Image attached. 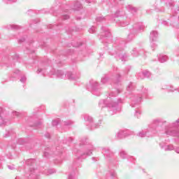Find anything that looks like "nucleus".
<instances>
[{
	"label": "nucleus",
	"instance_id": "nucleus-1",
	"mask_svg": "<svg viewBox=\"0 0 179 179\" xmlns=\"http://www.w3.org/2000/svg\"><path fill=\"white\" fill-rule=\"evenodd\" d=\"M120 90H115L109 94V96L107 98V100H101L99 103V107L101 108L104 107H109L114 108V107H117L120 103H122V99H111V97H115L117 94L120 93Z\"/></svg>",
	"mask_w": 179,
	"mask_h": 179
},
{
	"label": "nucleus",
	"instance_id": "nucleus-2",
	"mask_svg": "<svg viewBox=\"0 0 179 179\" xmlns=\"http://www.w3.org/2000/svg\"><path fill=\"white\" fill-rule=\"evenodd\" d=\"M158 125H162V122L159 120H153L149 126L150 129L148 130H142L138 133V136H140V138H145V136L150 138V136H153L156 134V127Z\"/></svg>",
	"mask_w": 179,
	"mask_h": 179
},
{
	"label": "nucleus",
	"instance_id": "nucleus-3",
	"mask_svg": "<svg viewBox=\"0 0 179 179\" xmlns=\"http://www.w3.org/2000/svg\"><path fill=\"white\" fill-rule=\"evenodd\" d=\"M52 74L55 75L57 78H60V79H69V80H77L80 78V73H73L72 72H67L65 75L62 71L55 70V69H52Z\"/></svg>",
	"mask_w": 179,
	"mask_h": 179
},
{
	"label": "nucleus",
	"instance_id": "nucleus-4",
	"mask_svg": "<svg viewBox=\"0 0 179 179\" xmlns=\"http://www.w3.org/2000/svg\"><path fill=\"white\" fill-rule=\"evenodd\" d=\"M88 90H91L92 94L94 96H100L101 94V88H100V85L97 81L94 80H91L90 81V85L87 87Z\"/></svg>",
	"mask_w": 179,
	"mask_h": 179
},
{
	"label": "nucleus",
	"instance_id": "nucleus-5",
	"mask_svg": "<svg viewBox=\"0 0 179 179\" xmlns=\"http://www.w3.org/2000/svg\"><path fill=\"white\" fill-rule=\"evenodd\" d=\"M157 37H159V34H157V31H153L150 33V40L151 41V48H152V50H154L155 48L157 47V45L153 43L155 41H157Z\"/></svg>",
	"mask_w": 179,
	"mask_h": 179
},
{
	"label": "nucleus",
	"instance_id": "nucleus-6",
	"mask_svg": "<svg viewBox=\"0 0 179 179\" xmlns=\"http://www.w3.org/2000/svg\"><path fill=\"white\" fill-rule=\"evenodd\" d=\"M85 120L87 122V125H91L92 128H97L99 127V124H97L93 125V117L89 116V115H85Z\"/></svg>",
	"mask_w": 179,
	"mask_h": 179
},
{
	"label": "nucleus",
	"instance_id": "nucleus-7",
	"mask_svg": "<svg viewBox=\"0 0 179 179\" xmlns=\"http://www.w3.org/2000/svg\"><path fill=\"white\" fill-rule=\"evenodd\" d=\"M92 152H93V145H90L87 146V152L82 154L79 159H86L87 156H90V155H92Z\"/></svg>",
	"mask_w": 179,
	"mask_h": 179
},
{
	"label": "nucleus",
	"instance_id": "nucleus-8",
	"mask_svg": "<svg viewBox=\"0 0 179 179\" xmlns=\"http://www.w3.org/2000/svg\"><path fill=\"white\" fill-rule=\"evenodd\" d=\"M101 30L103 31V34H104L103 40L104 41H106V40H111V34L110 33V31L106 28V27H102Z\"/></svg>",
	"mask_w": 179,
	"mask_h": 179
},
{
	"label": "nucleus",
	"instance_id": "nucleus-9",
	"mask_svg": "<svg viewBox=\"0 0 179 179\" xmlns=\"http://www.w3.org/2000/svg\"><path fill=\"white\" fill-rule=\"evenodd\" d=\"M0 127H3L8 124V120L3 117V109L0 108Z\"/></svg>",
	"mask_w": 179,
	"mask_h": 179
},
{
	"label": "nucleus",
	"instance_id": "nucleus-10",
	"mask_svg": "<svg viewBox=\"0 0 179 179\" xmlns=\"http://www.w3.org/2000/svg\"><path fill=\"white\" fill-rule=\"evenodd\" d=\"M142 101V98H138L136 101H132L131 103V106L138 109L141 107V102Z\"/></svg>",
	"mask_w": 179,
	"mask_h": 179
},
{
	"label": "nucleus",
	"instance_id": "nucleus-11",
	"mask_svg": "<svg viewBox=\"0 0 179 179\" xmlns=\"http://www.w3.org/2000/svg\"><path fill=\"white\" fill-rule=\"evenodd\" d=\"M158 60L159 62L163 64L169 60V57H167V55H159L158 56Z\"/></svg>",
	"mask_w": 179,
	"mask_h": 179
},
{
	"label": "nucleus",
	"instance_id": "nucleus-12",
	"mask_svg": "<svg viewBox=\"0 0 179 179\" xmlns=\"http://www.w3.org/2000/svg\"><path fill=\"white\" fill-rule=\"evenodd\" d=\"M102 153L106 157H110V156L113 155V152L111 151H110V149H108V148H103L102 150Z\"/></svg>",
	"mask_w": 179,
	"mask_h": 179
},
{
	"label": "nucleus",
	"instance_id": "nucleus-13",
	"mask_svg": "<svg viewBox=\"0 0 179 179\" xmlns=\"http://www.w3.org/2000/svg\"><path fill=\"white\" fill-rule=\"evenodd\" d=\"M118 59H120L122 62H126V61H128V55L127 54H120L118 55Z\"/></svg>",
	"mask_w": 179,
	"mask_h": 179
},
{
	"label": "nucleus",
	"instance_id": "nucleus-14",
	"mask_svg": "<svg viewBox=\"0 0 179 179\" xmlns=\"http://www.w3.org/2000/svg\"><path fill=\"white\" fill-rule=\"evenodd\" d=\"M127 136V132L124 130L120 131L117 134V138L118 139H122V138H125Z\"/></svg>",
	"mask_w": 179,
	"mask_h": 179
},
{
	"label": "nucleus",
	"instance_id": "nucleus-15",
	"mask_svg": "<svg viewBox=\"0 0 179 179\" xmlns=\"http://www.w3.org/2000/svg\"><path fill=\"white\" fill-rule=\"evenodd\" d=\"M143 76H140V79H143L144 78H150L152 76V73L149 72V71H144L142 73Z\"/></svg>",
	"mask_w": 179,
	"mask_h": 179
},
{
	"label": "nucleus",
	"instance_id": "nucleus-16",
	"mask_svg": "<svg viewBox=\"0 0 179 179\" xmlns=\"http://www.w3.org/2000/svg\"><path fill=\"white\" fill-rule=\"evenodd\" d=\"M35 173H37V170H34L30 168L29 177H28V178H36V177H37V175L34 174Z\"/></svg>",
	"mask_w": 179,
	"mask_h": 179
},
{
	"label": "nucleus",
	"instance_id": "nucleus-17",
	"mask_svg": "<svg viewBox=\"0 0 179 179\" xmlns=\"http://www.w3.org/2000/svg\"><path fill=\"white\" fill-rule=\"evenodd\" d=\"M162 89L164 90H167V92H174V90H172L173 86H170V85H164L162 87Z\"/></svg>",
	"mask_w": 179,
	"mask_h": 179
},
{
	"label": "nucleus",
	"instance_id": "nucleus-18",
	"mask_svg": "<svg viewBox=\"0 0 179 179\" xmlns=\"http://www.w3.org/2000/svg\"><path fill=\"white\" fill-rule=\"evenodd\" d=\"M34 163H36V159H29L26 162V164H27V166H34Z\"/></svg>",
	"mask_w": 179,
	"mask_h": 179
},
{
	"label": "nucleus",
	"instance_id": "nucleus-19",
	"mask_svg": "<svg viewBox=\"0 0 179 179\" xmlns=\"http://www.w3.org/2000/svg\"><path fill=\"white\" fill-rule=\"evenodd\" d=\"M82 8V4L79 1H76L74 4V10H79Z\"/></svg>",
	"mask_w": 179,
	"mask_h": 179
},
{
	"label": "nucleus",
	"instance_id": "nucleus-20",
	"mask_svg": "<svg viewBox=\"0 0 179 179\" xmlns=\"http://www.w3.org/2000/svg\"><path fill=\"white\" fill-rule=\"evenodd\" d=\"M101 82L103 84L107 83V82H108V76H107V75H106L103 77H102L101 80Z\"/></svg>",
	"mask_w": 179,
	"mask_h": 179
},
{
	"label": "nucleus",
	"instance_id": "nucleus-21",
	"mask_svg": "<svg viewBox=\"0 0 179 179\" xmlns=\"http://www.w3.org/2000/svg\"><path fill=\"white\" fill-rule=\"evenodd\" d=\"M131 55L133 57H138V55H139V52H138L136 48H133V50H131Z\"/></svg>",
	"mask_w": 179,
	"mask_h": 179
},
{
	"label": "nucleus",
	"instance_id": "nucleus-22",
	"mask_svg": "<svg viewBox=\"0 0 179 179\" xmlns=\"http://www.w3.org/2000/svg\"><path fill=\"white\" fill-rule=\"evenodd\" d=\"M120 155L122 159H127V154L125 151L124 150L120 151Z\"/></svg>",
	"mask_w": 179,
	"mask_h": 179
},
{
	"label": "nucleus",
	"instance_id": "nucleus-23",
	"mask_svg": "<svg viewBox=\"0 0 179 179\" xmlns=\"http://www.w3.org/2000/svg\"><path fill=\"white\" fill-rule=\"evenodd\" d=\"M164 150H174V146L172 145H167L164 147Z\"/></svg>",
	"mask_w": 179,
	"mask_h": 179
},
{
	"label": "nucleus",
	"instance_id": "nucleus-24",
	"mask_svg": "<svg viewBox=\"0 0 179 179\" xmlns=\"http://www.w3.org/2000/svg\"><path fill=\"white\" fill-rule=\"evenodd\" d=\"M143 28H144V27L141 24H139L138 25L135 26L136 30H143Z\"/></svg>",
	"mask_w": 179,
	"mask_h": 179
},
{
	"label": "nucleus",
	"instance_id": "nucleus-25",
	"mask_svg": "<svg viewBox=\"0 0 179 179\" xmlns=\"http://www.w3.org/2000/svg\"><path fill=\"white\" fill-rule=\"evenodd\" d=\"M59 124V120L57 119V120H53L52 122V125L53 127H57V125Z\"/></svg>",
	"mask_w": 179,
	"mask_h": 179
},
{
	"label": "nucleus",
	"instance_id": "nucleus-26",
	"mask_svg": "<svg viewBox=\"0 0 179 179\" xmlns=\"http://www.w3.org/2000/svg\"><path fill=\"white\" fill-rule=\"evenodd\" d=\"M10 27L11 28V29H13L14 30H17V29H20V27H19V26H17V25H14V24H10Z\"/></svg>",
	"mask_w": 179,
	"mask_h": 179
},
{
	"label": "nucleus",
	"instance_id": "nucleus-27",
	"mask_svg": "<svg viewBox=\"0 0 179 179\" xmlns=\"http://www.w3.org/2000/svg\"><path fill=\"white\" fill-rule=\"evenodd\" d=\"M135 117H137V118L141 117V110L139 109L136 110Z\"/></svg>",
	"mask_w": 179,
	"mask_h": 179
},
{
	"label": "nucleus",
	"instance_id": "nucleus-28",
	"mask_svg": "<svg viewBox=\"0 0 179 179\" xmlns=\"http://www.w3.org/2000/svg\"><path fill=\"white\" fill-rule=\"evenodd\" d=\"M94 31H96V27H92L90 29H89V32L91 34L94 33Z\"/></svg>",
	"mask_w": 179,
	"mask_h": 179
},
{
	"label": "nucleus",
	"instance_id": "nucleus-29",
	"mask_svg": "<svg viewBox=\"0 0 179 179\" xmlns=\"http://www.w3.org/2000/svg\"><path fill=\"white\" fill-rule=\"evenodd\" d=\"M73 124V122L71 120H68L64 122V125L68 126V125H71Z\"/></svg>",
	"mask_w": 179,
	"mask_h": 179
},
{
	"label": "nucleus",
	"instance_id": "nucleus-30",
	"mask_svg": "<svg viewBox=\"0 0 179 179\" xmlns=\"http://www.w3.org/2000/svg\"><path fill=\"white\" fill-rule=\"evenodd\" d=\"M53 173H55V170H54V169H49L46 174H47V176H48L50 174H53Z\"/></svg>",
	"mask_w": 179,
	"mask_h": 179
},
{
	"label": "nucleus",
	"instance_id": "nucleus-31",
	"mask_svg": "<svg viewBox=\"0 0 179 179\" xmlns=\"http://www.w3.org/2000/svg\"><path fill=\"white\" fill-rule=\"evenodd\" d=\"M105 18L103 17H96V22H103V20H104Z\"/></svg>",
	"mask_w": 179,
	"mask_h": 179
},
{
	"label": "nucleus",
	"instance_id": "nucleus-32",
	"mask_svg": "<svg viewBox=\"0 0 179 179\" xmlns=\"http://www.w3.org/2000/svg\"><path fill=\"white\" fill-rule=\"evenodd\" d=\"M133 87H132V83H130L128 87H127V90L128 92H131V90H132Z\"/></svg>",
	"mask_w": 179,
	"mask_h": 179
},
{
	"label": "nucleus",
	"instance_id": "nucleus-33",
	"mask_svg": "<svg viewBox=\"0 0 179 179\" xmlns=\"http://www.w3.org/2000/svg\"><path fill=\"white\" fill-rule=\"evenodd\" d=\"M69 179H76V178H75V173H71V174L69 176Z\"/></svg>",
	"mask_w": 179,
	"mask_h": 179
},
{
	"label": "nucleus",
	"instance_id": "nucleus-34",
	"mask_svg": "<svg viewBox=\"0 0 179 179\" xmlns=\"http://www.w3.org/2000/svg\"><path fill=\"white\" fill-rule=\"evenodd\" d=\"M20 82H22V83H24V82H26V76H22L20 79Z\"/></svg>",
	"mask_w": 179,
	"mask_h": 179
},
{
	"label": "nucleus",
	"instance_id": "nucleus-35",
	"mask_svg": "<svg viewBox=\"0 0 179 179\" xmlns=\"http://www.w3.org/2000/svg\"><path fill=\"white\" fill-rule=\"evenodd\" d=\"M18 143L19 145H23V143H24V141H23V138H20L18 140Z\"/></svg>",
	"mask_w": 179,
	"mask_h": 179
},
{
	"label": "nucleus",
	"instance_id": "nucleus-36",
	"mask_svg": "<svg viewBox=\"0 0 179 179\" xmlns=\"http://www.w3.org/2000/svg\"><path fill=\"white\" fill-rule=\"evenodd\" d=\"M8 169H9V170H15V165H8Z\"/></svg>",
	"mask_w": 179,
	"mask_h": 179
},
{
	"label": "nucleus",
	"instance_id": "nucleus-37",
	"mask_svg": "<svg viewBox=\"0 0 179 179\" xmlns=\"http://www.w3.org/2000/svg\"><path fill=\"white\" fill-rule=\"evenodd\" d=\"M13 115H15L16 117H19L20 115V113H19L17 111L13 112Z\"/></svg>",
	"mask_w": 179,
	"mask_h": 179
},
{
	"label": "nucleus",
	"instance_id": "nucleus-38",
	"mask_svg": "<svg viewBox=\"0 0 179 179\" xmlns=\"http://www.w3.org/2000/svg\"><path fill=\"white\" fill-rule=\"evenodd\" d=\"M63 19H64V20H66L69 19V15H63Z\"/></svg>",
	"mask_w": 179,
	"mask_h": 179
},
{
	"label": "nucleus",
	"instance_id": "nucleus-39",
	"mask_svg": "<svg viewBox=\"0 0 179 179\" xmlns=\"http://www.w3.org/2000/svg\"><path fill=\"white\" fill-rule=\"evenodd\" d=\"M110 176H111V177H116L117 173H115V172L113 171V172L110 173Z\"/></svg>",
	"mask_w": 179,
	"mask_h": 179
},
{
	"label": "nucleus",
	"instance_id": "nucleus-40",
	"mask_svg": "<svg viewBox=\"0 0 179 179\" xmlns=\"http://www.w3.org/2000/svg\"><path fill=\"white\" fill-rule=\"evenodd\" d=\"M48 155H50V154L47 151H45L43 153V156H45V157H48Z\"/></svg>",
	"mask_w": 179,
	"mask_h": 179
},
{
	"label": "nucleus",
	"instance_id": "nucleus-41",
	"mask_svg": "<svg viewBox=\"0 0 179 179\" xmlns=\"http://www.w3.org/2000/svg\"><path fill=\"white\" fill-rule=\"evenodd\" d=\"M43 71H44V69H38L36 72H37V73H40L41 72H43Z\"/></svg>",
	"mask_w": 179,
	"mask_h": 179
},
{
	"label": "nucleus",
	"instance_id": "nucleus-42",
	"mask_svg": "<svg viewBox=\"0 0 179 179\" xmlns=\"http://www.w3.org/2000/svg\"><path fill=\"white\" fill-rule=\"evenodd\" d=\"M129 9H130L131 10H134V11L136 10V8H135L131 6H129Z\"/></svg>",
	"mask_w": 179,
	"mask_h": 179
},
{
	"label": "nucleus",
	"instance_id": "nucleus-43",
	"mask_svg": "<svg viewBox=\"0 0 179 179\" xmlns=\"http://www.w3.org/2000/svg\"><path fill=\"white\" fill-rule=\"evenodd\" d=\"M175 152L179 155V147L175 149Z\"/></svg>",
	"mask_w": 179,
	"mask_h": 179
},
{
	"label": "nucleus",
	"instance_id": "nucleus-44",
	"mask_svg": "<svg viewBox=\"0 0 179 179\" xmlns=\"http://www.w3.org/2000/svg\"><path fill=\"white\" fill-rule=\"evenodd\" d=\"M87 143V141H83L82 143H80V145H86Z\"/></svg>",
	"mask_w": 179,
	"mask_h": 179
},
{
	"label": "nucleus",
	"instance_id": "nucleus-45",
	"mask_svg": "<svg viewBox=\"0 0 179 179\" xmlns=\"http://www.w3.org/2000/svg\"><path fill=\"white\" fill-rule=\"evenodd\" d=\"M127 24H125V23H121L120 24V26H122V27H124V26H127Z\"/></svg>",
	"mask_w": 179,
	"mask_h": 179
},
{
	"label": "nucleus",
	"instance_id": "nucleus-46",
	"mask_svg": "<svg viewBox=\"0 0 179 179\" xmlns=\"http://www.w3.org/2000/svg\"><path fill=\"white\" fill-rule=\"evenodd\" d=\"M24 40H25V39L23 38H22V39H20L19 41H20V43H23V41H24Z\"/></svg>",
	"mask_w": 179,
	"mask_h": 179
},
{
	"label": "nucleus",
	"instance_id": "nucleus-47",
	"mask_svg": "<svg viewBox=\"0 0 179 179\" xmlns=\"http://www.w3.org/2000/svg\"><path fill=\"white\" fill-rule=\"evenodd\" d=\"M45 136H46V138H50V134H48V133L46 134H45Z\"/></svg>",
	"mask_w": 179,
	"mask_h": 179
},
{
	"label": "nucleus",
	"instance_id": "nucleus-48",
	"mask_svg": "<svg viewBox=\"0 0 179 179\" xmlns=\"http://www.w3.org/2000/svg\"><path fill=\"white\" fill-rule=\"evenodd\" d=\"M120 77V74H118L117 75V82H120V78H119Z\"/></svg>",
	"mask_w": 179,
	"mask_h": 179
},
{
	"label": "nucleus",
	"instance_id": "nucleus-49",
	"mask_svg": "<svg viewBox=\"0 0 179 179\" xmlns=\"http://www.w3.org/2000/svg\"><path fill=\"white\" fill-rule=\"evenodd\" d=\"M9 2H16V0H8Z\"/></svg>",
	"mask_w": 179,
	"mask_h": 179
},
{
	"label": "nucleus",
	"instance_id": "nucleus-50",
	"mask_svg": "<svg viewBox=\"0 0 179 179\" xmlns=\"http://www.w3.org/2000/svg\"><path fill=\"white\" fill-rule=\"evenodd\" d=\"M10 135V133L8 131V134H6L5 137L9 136Z\"/></svg>",
	"mask_w": 179,
	"mask_h": 179
},
{
	"label": "nucleus",
	"instance_id": "nucleus-51",
	"mask_svg": "<svg viewBox=\"0 0 179 179\" xmlns=\"http://www.w3.org/2000/svg\"><path fill=\"white\" fill-rule=\"evenodd\" d=\"M8 159H12V155H10L9 156H8Z\"/></svg>",
	"mask_w": 179,
	"mask_h": 179
},
{
	"label": "nucleus",
	"instance_id": "nucleus-52",
	"mask_svg": "<svg viewBox=\"0 0 179 179\" xmlns=\"http://www.w3.org/2000/svg\"><path fill=\"white\" fill-rule=\"evenodd\" d=\"M20 71L19 70H17V71L15 72V73H20Z\"/></svg>",
	"mask_w": 179,
	"mask_h": 179
},
{
	"label": "nucleus",
	"instance_id": "nucleus-53",
	"mask_svg": "<svg viewBox=\"0 0 179 179\" xmlns=\"http://www.w3.org/2000/svg\"><path fill=\"white\" fill-rule=\"evenodd\" d=\"M25 176H26V177H29L28 174H26Z\"/></svg>",
	"mask_w": 179,
	"mask_h": 179
},
{
	"label": "nucleus",
	"instance_id": "nucleus-54",
	"mask_svg": "<svg viewBox=\"0 0 179 179\" xmlns=\"http://www.w3.org/2000/svg\"><path fill=\"white\" fill-rule=\"evenodd\" d=\"M0 169H1V165H0Z\"/></svg>",
	"mask_w": 179,
	"mask_h": 179
}]
</instances>
